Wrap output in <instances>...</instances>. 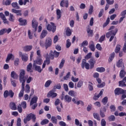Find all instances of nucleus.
Returning a JSON list of instances; mask_svg holds the SVG:
<instances>
[{"mask_svg":"<svg viewBox=\"0 0 126 126\" xmlns=\"http://www.w3.org/2000/svg\"><path fill=\"white\" fill-rule=\"evenodd\" d=\"M47 124H49V120L48 119H44L41 121L40 125L44 126L47 125Z\"/></svg>","mask_w":126,"mask_h":126,"instance_id":"obj_45","label":"nucleus"},{"mask_svg":"<svg viewBox=\"0 0 126 126\" xmlns=\"http://www.w3.org/2000/svg\"><path fill=\"white\" fill-rule=\"evenodd\" d=\"M51 121L52 122L53 124H55L56 125L58 124V119H57L55 116H52Z\"/></svg>","mask_w":126,"mask_h":126,"instance_id":"obj_42","label":"nucleus"},{"mask_svg":"<svg viewBox=\"0 0 126 126\" xmlns=\"http://www.w3.org/2000/svg\"><path fill=\"white\" fill-rule=\"evenodd\" d=\"M115 56H116V53H115V52H113L110 55V57L108 60V62L109 63L112 62L114 59H115Z\"/></svg>","mask_w":126,"mask_h":126,"instance_id":"obj_24","label":"nucleus"},{"mask_svg":"<svg viewBox=\"0 0 126 126\" xmlns=\"http://www.w3.org/2000/svg\"><path fill=\"white\" fill-rule=\"evenodd\" d=\"M9 20V21H11V22H14V20H15L14 16H13V15H12L11 13L10 14Z\"/></svg>","mask_w":126,"mask_h":126,"instance_id":"obj_44","label":"nucleus"},{"mask_svg":"<svg viewBox=\"0 0 126 126\" xmlns=\"http://www.w3.org/2000/svg\"><path fill=\"white\" fill-rule=\"evenodd\" d=\"M83 86V81L82 80H80L77 85V88H81Z\"/></svg>","mask_w":126,"mask_h":126,"instance_id":"obj_43","label":"nucleus"},{"mask_svg":"<svg viewBox=\"0 0 126 126\" xmlns=\"http://www.w3.org/2000/svg\"><path fill=\"white\" fill-rule=\"evenodd\" d=\"M122 100H124L125 98H126V90L124 91V93L122 94Z\"/></svg>","mask_w":126,"mask_h":126,"instance_id":"obj_64","label":"nucleus"},{"mask_svg":"<svg viewBox=\"0 0 126 126\" xmlns=\"http://www.w3.org/2000/svg\"><path fill=\"white\" fill-rule=\"evenodd\" d=\"M89 63L90 64V68L92 69L94 67V64L96 63V60L94 58H91L89 61Z\"/></svg>","mask_w":126,"mask_h":126,"instance_id":"obj_12","label":"nucleus"},{"mask_svg":"<svg viewBox=\"0 0 126 126\" xmlns=\"http://www.w3.org/2000/svg\"><path fill=\"white\" fill-rule=\"evenodd\" d=\"M71 80L73 82H77L78 80H79V78H75L74 77L72 76L71 77Z\"/></svg>","mask_w":126,"mask_h":126,"instance_id":"obj_60","label":"nucleus"},{"mask_svg":"<svg viewBox=\"0 0 126 126\" xmlns=\"http://www.w3.org/2000/svg\"><path fill=\"white\" fill-rule=\"evenodd\" d=\"M43 63V60H42V57H37L36 60L33 61V64L34 65L38 64V65H41Z\"/></svg>","mask_w":126,"mask_h":126,"instance_id":"obj_7","label":"nucleus"},{"mask_svg":"<svg viewBox=\"0 0 126 126\" xmlns=\"http://www.w3.org/2000/svg\"><path fill=\"white\" fill-rule=\"evenodd\" d=\"M125 91V90H124L123 89L121 88H117L115 90L114 93L115 95H121L124 93Z\"/></svg>","mask_w":126,"mask_h":126,"instance_id":"obj_10","label":"nucleus"},{"mask_svg":"<svg viewBox=\"0 0 126 126\" xmlns=\"http://www.w3.org/2000/svg\"><path fill=\"white\" fill-rule=\"evenodd\" d=\"M88 88L90 91H93V84L91 82H89Z\"/></svg>","mask_w":126,"mask_h":126,"instance_id":"obj_46","label":"nucleus"},{"mask_svg":"<svg viewBox=\"0 0 126 126\" xmlns=\"http://www.w3.org/2000/svg\"><path fill=\"white\" fill-rule=\"evenodd\" d=\"M126 71H125V70H121L120 72V77L121 78H124V77H125V76L126 75Z\"/></svg>","mask_w":126,"mask_h":126,"instance_id":"obj_34","label":"nucleus"},{"mask_svg":"<svg viewBox=\"0 0 126 126\" xmlns=\"http://www.w3.org/2000/svg\"><path fill=\"white\" fill-rule=\"evenodd\" d=\"M9 107L11 109V110H13L14 111H15L16 110V105L15 104V103L14 102H11L9 104Z\"/></svg>","mask_w":126,"mask_h":126,"instance_id":"obj_26","label":"nucleus"},{"mask_svg":"<svg viewBox=\"0 0 126 126\" xmlns=\"http://www.w3.org/2000/svg\"><path fill=\"white\" fill-rule=\"evenodd\" d=\"M89 48L93 52H94L95 51V45H94V42L93 41H91L90 42Z\"/></svg>","mask_w":126,"mask_h":126,"instance_id":"obj_27","label":"nucleus"},{"mask_svg":"<svg viewBox=\"0 0 126 126\" xmlns=\"http://www.w3.org/2000/svg\"><path fill=\"white\" fill-rule=\"evenodd\" d=\"M58 96V94L54 93V92L51 91L48 94V97H52V98H56Z\"/></svg>","mask_w":126,"mask_h":126,"instance_id":"obj_17","label":"nucleus"},{"mask_svg":"<svg viewBox=\"0 0 126 126\" xmlns=\"http://www.w3.org/2000/svg\"><path fill=\"white\" fill-rule=\"evenodd\" d=\"M103 13H104V9H101L100 12L98 13V17H102L103 16Z\"/></svg>","mask_w":126,"mask_h":126,"instance_id":"obj_57","label":"nucleus"},{"mask_svg":"<svg viewBox=\"0 0 126 126\" xmlns=\"http://www.w3.org/2000/svg\"><path fill=\"white\" fill-rule=\"evenodd\" d=\"M48 34V32H47L46 30H43L42 31L41 34L40 35V39H44L46 36H47V34Z\"/></svg>","mask_w":126,"mask_h":126,"instance_id":"obj_25","label":"nucleus"},{"mask_svg":"<svg viewBox=\"0 0 126 126\" xmlns=\"http://www.w3.org/2000/svg\"><path fill=\"white\" fill-rule=\"evenodd\" d=\"M20 57H21L22 61L24 62H27L28 61V55L26 54H23L21 52H19Z\"/></svg>","mask_w":126,"mask_h":126,"instance_id":"obj_9","label":"nucleus"},{"mask_svg":"<svg viewBox=\"0 0 126 126\" xmlns=\"http://www.w3.org/2000/svg\"><path fill=\"white\" fill-rule=\"evenodd\" d=\"M28 36L29 39H33V37H34V35H33V33L31 32L30 30H28Z\"/></svg>","mask_w":126,"mask_h":126,"instance_id":"obj_38","label":"nucleus"},{"mask_svg":"<svg viewBox=\"0 0 126 126\" xmlns=\"http://www.w3.org/2000/svg\"><path fill=\"white\" fill-rule=\"evenodd\" d=\"M0 17L3 20V23L5 24H8V21H7V19H6L5 16L4 14H3V13H0Z\"/></svg>","mask_w":126,"mask_h":126,"instance_id":"obj_15","label":"nucleus"},{"mask_svg":"<svg viewBox=\"0 0 126 126\" xmlns=\"http://www.w3.org/2000/svg\"><path fill=\"white\" fill-rule=\"evenodd\" d=\"M12 0H6L4 3V4L5 5H9L11 3V1Z\"/></svg>","mask_w":126,"mask_h":126,"instance_id":"obj_59","label":"nucleus"},{"mask_svg":"<svg viewBox=\"0 0 126 126\" xmlns=\"http://www.w3.org/2000/svg\"><path fill=\"white\" fill-rule=\"evenodd\" d=\"M92 56V53H89L85 57V60H89V59H91V57Z\"/></svg>","mask_w":126,"mask_h":126,"instance_id":"obj_49","label":"nucleus"},{"mask_svg":"<svg viewBox=\"0 0 126 126\" xmlns=\"http://www.w3.org/2000/svg\"><path fill=\"white\" fill-rule=\"evenodd\" d=\"M28 116H29V118H30V120H32V122L33 123H35L36 122V115L34 114H33L32 113H30V114H28Z\"/></svg>","mask_w":126,"mask_h":126,"instance_id":"obj_20","label":"nucleus"},{"mask_svg":"<svg viewBox=\"0 0 126 126\" xmlns=\"http://www.w3.org/2000/svg\"><path fill=\"white\" fill-rule=\"evenodd\" d=\"M11 76L14 79H17L18 78V75H17L16 72H14V71L11 72Z\"/></svg>","mask_w":126,"mask_h":126,"instance_id":"obj_30","label":"nucleus"},{"mask_svg":"<svg viewBox=\"0 0 126 126\" xmlns=\"http://www.w3.org/2000/svg\"><path fill=\"white\" fill-rule=\"evenodd\" d=\"M60 126H66V124L63 121L59 122Z\"/></svg>","mask_w":126,"mask_h":126,"instance_id":"obj_62","label":"nucleus"},{"mask_svg":"<svg viewBox=\"0 0 126 126\" xmlns=\"http://www.w3.org/2000/svg\"><path fill=\"white\" fill-rule=\"evenodd\" d=\"M123 59L119 60L116 63V66L117 67H121L122 65H124V62H123Z\"/></svg>","mask_w":126,"mask_h":126,"instance_id":"obj_28","label":"nucleus"},{"mask_svg":"<svg viewBox=\"0 0 126 126\" xmlns=\"http://www.w3.org/2000/svg\"><path fill=\"white\" fill-rule=\"evenodd\" d=\"M68 94L70 95V96H72V97H75V92H74L73 91H70L68 92Z\"/></svg>","mask_w":126,"mask_h":126,"instance_id":"obj_53","label":"nucleus"},{"mask_svg":"<svg viewBox=\"0 0 126 126\" xmlns=\"http://www.w3.org/2000/svg\"><path fill=\"white\" fill-rule=\"evenodd\" d=\"M37 100H38V97L33 96L31 101L30 105L31 106L33 105V104H35V103H37Z\"/></svg>","mask_w":126,"mask_h":126,"instance_id":"obj_22","label":"nucleus"},{"mask_svg":"<svg viewBox=\"0 0 126 126\" xmlns=\"http://www.w3.org/2000/svg\"><path fill=\"white\" fill-rule=\"evenodd\" d=\"M72 99V98L71 97V96L67 94H66L64 96V101L66 102V103H70V102H71Z\"/></svg>","mask_w":126,"mask_h":126,"instance_id":"obj_16","label":"nucleus"},{"mask_svg":"<svg viewBox=\"0 0 126 126\" xmlns=\"http://www.w3.org/2000/svg\"><path fill=\"white\" fill-rule=\"evenodd\" d=\"M32 26L34 29V32L37 31V28H38V22L36 20V19L33 18L32 20Z\"/></svg>","mask_w":126,"mask_h":126,"instance_id":"obj_8","label":"nucleus"},{"mask_svg":"<svg viewBox=\"0 0 126 126\" xmlns=\"http://www.w3.org/2000/svg\"><path fill=\"white\" fill-rule=\"evenodd\" d=\"M121 45L118 44L116 45V48L115 49V52L116 54H118L120 51H121Z\"/></svg>","mask_w":126,"mask_h":126,"instance_id":"obj_39","label":"nucleus"},{"mask_svg":"<svg viewBox=\"0 0 126 126\" xmlns=\"http://www.w3.org/2000/svg\"><path fill=\"white\" fill-rule=\"evenodd\" d=\"M10 60H12V61H13L14 60V55L12 54H9L7 55V59L6 60V63H8Z\"/></svg>","mask_w":126,"mask_h":126,"instance_id":"obj_19","label":"nucleus"},{"mask_svg":"<svg viewBox=\"0 0 126 126\" xmlns=\"http://www.w3.org/2000/svg\"><path fill=\"white\" fill-rule=\"evenodd\" d=\"M12 12L17 14V15L18 16H21V15H22V14L21 13V10H16V9H12Z\"/></svg>","mask_w":126,"mask_h":126,"instance_id":"obj_21","label":"nucleus"},{"mask_svg":"<svg viewBox=\"0 0 126 126\" xmlns=\"http://www.w3.org/2000/svg\"><path fill=\"white\" fill-rule=\"evenodd\" d=\"M50 24H48L47 27L46 29L48 31H52V32H56V26H55V24L54 23H50Z\"/></svg>","mask_w":126,"mask_h":126,"instance_id":"obj_4","label":"nucleus"},{"mask_svg":"<svg viewBox=\"0 0 126 126\" xmlns=\"http://www.w3.org/2000/svg\"><path fill=\"white\" fill-rule=\"evenodd\" d=\"M87 32L88 34L89 37H92L93 36V30H91V28L90 26L88 27L87 29Z\"/></svg>","mask_w":126,"mask_h":126,"instance_id":"obj_18","label":"nucleus"},{"mask_svg":"<svg viewBox=\"0 0 126 126\" xmlns=\"http://www.w3.org/2000/svg\"><path fill=\"white\" fill-rule=\"evenodd\" d=\"M103 90L100 91V93L98 94H95L94 95L93 97L94 100L95 101H97V100H98V98H100V96H102V95H103Z\"/></svg>","mask_w":126,"mask_h":126,"instance_id":"obj_14","label":"nucleus"},{"mask_svg":"<svg viewBox=\"0 0 126 126\" xmlns=\"http://www.w3.org/2000/svg\"><path fill=\"white\" fill-rule=\"evenodd\" d=\"M56 14L57 15V19L59 20L62 17V12L59 9H57L56 11Z\"/></svg>","mask_w":126,"mask_h":126,"instance_id":"obj_33","label":"nucleus"},{"mask_svg":"<svg viewBox=\"0 0 126 126\" xmlns=\"http://www.w3.org/2000/svg\"><path fill=\"white\" fill-rule=\"evenodd\" d=\"M93 117L94 119H95V120H97V121H101V118H100V116L99 115V114L94 113Z\"/></svg>","mask_w":126,"mask_h":126,"instance_id":"obj_32","label":"nucleus"},{"mask_svg":"<svg viewBox=\"0 0 126 126\" xmlns=\"http://www.w3.org/2000/svg\"><path fill=\"white\" fill-rule=\"evenodd\" d=\"M30 121V118L28 115L27 116L26 118L24 119V124H27V122H29Z\"/></svg>","mask_w":126,"mask_h":126,"instance_id":"obj_58","label":"nucleus"},{"mask_svg":"<svg viewBox=\"0 0 126 126\" xmlns=\"http://www.w3.org/2000/svg\"><path fill=\"white\" fill-rule=\"evenodd\" d=\"M39 44L41 48H45L46 50L48 48H50L52 46V38L51 37H47L45 40V42L43 40H40Z\"/></svg>","mask_w":126,"mask_h":126,"instance_id":"obj_2","label":"nucleus"},{"mask_svg":"<svg viewBox=\"0 0 126 126\" xmlns=\"http://www.w3.org/2000/svg\"><path fill=\"white\" fill-rule=\"evenodd\" d=\"M65 33H66V35L68 36L69 37V36H70L71 35V30H70V29L68 27H67L66 29V31H65Z\"/></svg>","mask_w":126,"mask_h":126,"instance_id":"obj_31","label":"nucleus"},{"mask_svg":"<svg viewBox=\"0 0 126 126\" xmlns=\"http://www.w3.org/2000/svg\"><path fill=\"white\" fill-rule=\"evenodd\" d=\"M25 75V71L24 70H22L19 75V81L21 83H22V89L19 94V97L21 98L23 97L24 95V87L25 86V81L26 79V77Z\"/></svg>","mask_w":126,"mask_h":126,"instance_id":"obj_1","label":"nucleus"},{"mask_svg":"<svg viewBox=\"0 0 126 126\" xmlns=\"http://www.w3.org/2000/svg\"><path fill=\"white\" fill-rule=\"evenodd\" d=\"M119 86H121V87H126V83H124V81H119Z\"/></svg>","mask_w":126,"mask_h":126,"instance_id":"obj_54","label":"nucleus"},{"mask_svg":"<svg viewBox=\"0 0 126 126\" xmlns=\"http://www.w3.org/2000/svg\"><path fill=\"white\" fill-rule=\"evenodd\" d=\"M19 22H20V25L21 26H25V25H27V20L23 19L22 18H20L19 19Z\"/></svg>","mask_w":126,"mask_h":126,"instance_id":"obj_13","label":"nucleus"},{"mask_svg":"<svg viewBox=\"0 0 126 126\" xmlns=\"http://www.w3.org/2000/svg\"><path fill=\"white\" fill-rule=\"evenodd\" d=\"M24 90L26 93H30V86L29 84H27L25 87V89Z\"/></svg>","mask_w":126,"mask_h":126,"instance_id":"obj_40","label":"nucleus"},{"mask_svg":"<svg viewBox=\"0 0 126 126\" xmlns=\"http://www.w3.org/2000/svg\"><path fill=\"white\" fill-rule=\"evenodd\" d=\"M117 33H118V29H115L114 30H112L106 33V38L109 39V38L110 37V38L109 39V42H112V41H113Z\"/></svg>","mask_w":126,"mask_h":126,"instance_id":"obj_3","label":"nucleus"},{"mask_svg":"<svg viewBox=\"0 0 126 126\" xmlns=\"http://www.w3.org/2000/svg\"><path fill=\"white\" fill-rule=\"evenodd\" d=\"M126 10H125L121 12L120 15L121 16H122L123 17H126Z\"/></svg>","mask_w":126,"mask_h":126,"instance_id":"obj_61","label":"nucleus"},{"mask_svg":"<svg viewBox=\"0 0 126 126\" xmlns=\"http://www.w3.org/2000/svg\"><path fill=\"white\" fill-rule=\"evenodd\" d=\"M33 66L34 67L35 70L38 71V72H42L43 69L41 68V66L35 64H33Z\"/></svg>","mask_w":126,"mask_h":126,"instance_id":"obj_23","label":"nucleus"},{"mask_svg":"<svg viewBox=\"0 0 126 126\" xmlns=\"http://www.w3.org/2000/svg\"><path fill=\"white\" fill-rule=\"evenodd\" d=\"M50 58L51 60H54L55 58H58L59 56H60V52H57V51L55 50L54 52L53 51H50V53L49 54Z\"/></svg>","mask_w":126,"mask_h":126,"instance_id":"obj_5","label":"nucleus"},{"mask_svg":"<svg viewBox=\"0 0 126 126\" xmlns=\"http://www.w3.org/2000/svg\"><path fill=\"white\" fill-rule=\"evenodd\" d=\"M90 67V65H89V63L86 62V60L83 59L81 63L82 68L84 69L85 67L86 69H89Z\"/></svg>","mask_w":126,"mask_h":126,"instance_id":"obj_6","label":"nucleus"},{"mask_svg":"<svg viewBox=\"0 0 126 126\" xmlns=\"http://www.w3.org/2000/svg\"><path fill=\"white\" fill-rule=\"evenodd\" d=\"M102 102L103 105H106L107 103H108V97L105 96L104 98H103L102 100Z\"/></svg>","mask_w":126,"mask_h":126,"instance_id":"obj_48","label":"nucleus"},{"mask_svg":"<svg viewBox=\"0 0 126 126\" xmlns=\"http://www.w3.org/2000/svg\"><path fill=\"white\" fill-rule=\"evenodd\" d=\"M32 48H33V46H32V45H28L25 46L24 47V51L25 52H29L30 51H31V50H32Z\"/></svg>","mask_w":126,"mask_h":126,"instance_id":"obj_35","label":"nucleus"},{"mask_svg":"<svg viewBox=\"0 0 126 126\" xmlns=\"http://www.w3.org/2000/svg\"><path fill=\"white\" fill-rule=\"evenodd\" d=\"M68 0H63L61 1L60 3V6L61 7H64V6L66 8L68 7Z\"/></svg>","mask_w":126,"mask_h":126,"instance_id":"obj_11","label":"nucleus"},{"mask_svg":"<svg viewBox=\"0 0 126 126\" xmlns=\"http://www.w3.org/2000/svg\"><path fill=\"white\" fill-rule=\"evenodd\" d=\"M93 5H90V8L89 10V14H92V13L93 12Z\"/></svg>","mask_w":126,"mask_h":126,"instance_id":"obj_56","label":"nucleus"},{"mask_svg":"<svg viewBox=\"0 0 126 126\" xmlns=\"http://www.w3.org/2000/svg\"><path fill=\"white\" fill-rule=\"evenodd\" d=\"M71 46V42H70V40L67 39L66 41V47L67 48H69Z\"/></svg>","mask_w":126,"mask_h":126,"instance_id":"obj_50","label":"nucleus"},{"mask_svg":"<svg viewBox=\"0 0 126 126\" xmlns=\"http://www.w3.org/2000/svg\"><path fill=\"white\" fill-rule=\"evenodd\" d=\"M17 126H21V119L20 118L17 119Z\"/></svg>","mask_w":126,"mask_h":126,"instance_id":"obj_55","label":"nucleus"},{"mask_svg":"<svg viewBox=\"0 0 126 126\" xmlns=\"http://www.w3.org/2000/svg\"><path fill=\"white\" fill-rule=\"evenodd\" d=\"M52 82V80H48V81H47L44 85L45 87L48 88V87H49L50 85H51Z\"/></svg>","mask_w":126,"mask_h":126,"instance_id":"obj_41","label":"nucleus"},{"mask_svg":"<svg viewBox=\"0 0 126 126\" xmlns=\"http://www.w3.org/2000/svg\"><path fill=\"white\" fill-rule=\"evenodd\" d=\"M11 5L14 8H16V9H19L20 8L19 6H18V3L16 2L12 3Z\"/></svg>","mask_w":126,"mask_h":126,"instance_id":"obj_37","label":"nucleus"},{"mask_svg":"<svg viewBox=\"0 0 126 126\" xmlns=\"http://www.w3.org/2000/svg\"><path fill=\"white\" fill-rule=\"evenodd\" d=\"M61 88H62V86H61V84L55 85L54 87V89H55V90H56V89L60 90L61 89Z\"/></svg>","mask_w":126,"mask_h":126,"instance_id":"obj_51","label":"nucleus"},{"mask_svg":"<svg viewBox=\"0 0 126 126\" xmlns=\"http://www.w3.org/2000/svg\"><path fill=\"white\" fill-rule=\"evenodd\" d=\"M110 109L111 112H115V111H116V106L114 105H111L110 106Z\"/></svg>","mask_w":126,"mask_h":126,"instance_id":"obj_52","label":"nucleus"},{"mask_svg":"<svg viewBox=\"0 0 126 126\" xmlns=\"http://www.w3.org/2000/svg\"><path fill=\"white\" fill-rule=\"evenodd\" d=\"M101 126H106V121H105V119L101 120Z\"/></svg>","mask_w":126,"mask_h":126,"instance_id":"obj_63","label":"nucleus"},{"mask_svg":"<svg viewBox=\"0 0 126 126\" xmlns=\"http://www.w3.org/2000/svg\"><path fill=\"white\" fill-rule=\"evenodd\" d=\"M65 60L63 59L61 61V62L59 65V68H63V65L64 64Z\"/></svg>","mask_w":126,"mask_h":126,"instance_id":"obj_47","label":"nucleus"},{"mask_svg":"<svg viewBox=\"0 0 126 126\" xmlns=\"http://www.w3.org/2000/svg\"><path fill=\"white\" fill-rule=\"evenodd\" d=\"M96 70L98 72H105V70H106V69H105V68H104L103 67H100L96 68Z\"/></svg>","mask_w":126,"mask_h":126,"instance_id":"obj_36","label":"nucleus"},{"mask_svg":"<svg viewBox=\"0 0 126 126\" xmlns=\"http://www.w3.org/2000/svg\"><path fill=\"white\" fill-rule=\"evenodd\" d=\"M32 65L31 63H30L27 67V70L28 72H33V70H32Z\"/></svg>","mask_w":126,"mask_h":126,"instance_id":"obj_29","label":"nucleus"}]
</instances>
